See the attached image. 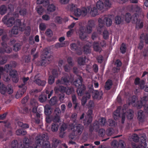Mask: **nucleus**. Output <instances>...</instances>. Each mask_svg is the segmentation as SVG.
<instances>
[{
	"label": "nucleus",
	"instance_id": "nucleus-30",
	"mask_svg": "<svg viewBox=\"0 0 148 148\" xmlns=\"http://www.w3.org/2000/svg\"><path fill=\"white\" fill-rule=\"evenodd\" d=\"M137 118L138 120L141 122H143L144 121V115L143 111L140 110L138 112Z\"/></svg>",
	"mask_w": 148,
	"mask_h": 148
},
{
	"label": "nucleus",
	"instance_id": "nucleus-41",
	"mask_svg": "<svg viewBox=\"0 0 148 148\" xmlns=\"http://www.w3.org/2000/svg\"><path fill=\"white\" fill-rule=\"evenodd\" d=\"M126 106V105H124L122 108V110L123 112L121 116V123L122 124H123L124 123L125 121V113L124 112L126 110V108L125 107Z\"/></svg>",
	"mask_w": 148,
	"mask_h": 148
},
{
	"label": "nucleus",
	"instance_id": "nucleus-33",
	"mask_svg": "<svg viewBox=\"0 0 148 148\" xmlns=\"http://www.w3.org/2000/svg\"><path fill=\"white\" fill-rule=\"evenodd\" d=\"M26 131L22 128L18 129L16 131V134L18 136L25 135L26 134Z\"/></svg>",
	"mask_w": 148,
	"mask_h": 148
},
{
	"label": "nucleus",
	"instance_id": "nucleus-23",
	"mask_svg": "<svg viewBox=\"0 0 148 148\" xmlns=\"http://www.w3.org/2000/svg\"><path fill=\"white\" fill-rule=\"evenodd\" d=\"M95 25L94 21L92 20H89L88 22V24L86 27V31L88 33H90L92 30V28Z\"/></svg>",
	"mask_w": 148,
	"mask_h": 148
},
{
	"label": "nucleus",
	"instance_id": "nucleus-42",
	"mask_svg": "<svg viewBox=\"0 0 148 148\" xmlns=\"http://www.w3.org/2000/svg\"><path fill=\"white\" fill-rule=\"evenodd\" d=\"M86 60V58L85 56L84 57H80L77 60V62L78 64L80 65H84L85 62Z\"/></svg>",
	"mask_w": 148,
	"mask_h": 148
},
{
	"label": "nucleus",
	"instance_id": "nucleus-40",
	"mask_svg": "<svg viewBox=\"0 0 148 148\" xmlns=\"http://www.w3.org/2000/svg\"><path fill=\"white\" fill-rule=\"evenodd\" d=\"M7 11V7L5 5H1L0 7V14L3 15Z\"/></svg>",
	"mask_w": 148,
	"mask_h": 148
},
{
	"label": "nucleus",
	"instance_id": "nucleus-47",
	"mask_svg": "<svg viewBox=\"0 0 148 148\" xmlns=\"http://www.w3.org/2000/svg\"><path fill=\"white\" fill-rule=\"evenodd\" d=\"M18 27L14 26L11 29V32L12 34L16 35L18 34Z\"/></svg>",
	"mask_w": 148,
	"mask_h": 148
},
{
	"label": "nucleus",
	"instance_id": "nucleus-29",
	"mask_svg": "<svg viewBox=\"0 0 148 148\" xmlns=\"http://www.w3.org/2000/svg\"><path fill=\"white\" fill-rule=\"evenodd\" d=\"M8 58L6 55L0 56V65H3L6 63L8 60Z\"/></svg>",
	"mask_w": 148,
	"mask_h": 148
},
{
	"label": "nucleus",
	"instance_id": "nucleus-1",
	"mask_svg": "<svg viewBox=\"0 0 148 148\" xmlns=\"http://www.w3.org/2000/svg\"><path fill=\"white\" fill-rule=\"evenodd\" d=\"M35 143L29 148H37L38 146H40L42 148H49V142L48 140L47 134L39 135L36 137Z\"/></svg>",
	"mask_w": 148,
	"mask_h": 148
},
{
	"label": "nucleus",
	"instance_id": "nucleus-14",
	"mask_svg": "<svg viewBox=\"0 0 148 148\" xmlns=\"http://www.w3.org/2000/svg\"><path fill=\"white\" fill-rule=\"evenodd\" d=\"M34 82L38 85L43 87L45 86L46 83V81L45 80L40 79V75L39 74H37L35 76Z\"/></svg>",
	"mask_w": 148,
	"mask_h": 148
},
{
	"label": "nucleus",
	"instance_id": "nucleus-54",
	"mask_svg": "<svg viewBox=\"0 0 148 148\" xmlns=\"http://www.w3.org/2000/svg\"><path fill=\"white\" fill-rule=\"evenodd\" d=\"M99 123L101 126H103L106 122V119L103 117L101 118L99 120Z\"/></svg>",
	"mask_w": 148,
	"mask_h": 148
},
{
	"label": "nucleus",
	"instance_id": "nucleus-12",
	"mask_svg": "<svg viewBox=\"0 0 148 148\" xmlns=\"http://www.w3.org/2000/svg\"><path fill=\"white\" fill-rule=\"evenodd\" d=\"M0 92L2 94L4 95L6 92L10 94L12 93L13 90L11 86L8 88L3 84L0 82Z\"/></svg>",
	"mask_w": 148,
	"mask_h": 148
},
{
	"label": "nucleus",
	"instance_id": "nucleus-6",
	"mask_svg": "<svg viewBox=\"0 0 148 148\" xmlns=\"http://www.w3.org/2000/svg\"><path fill=\"white\" fill-rule=\"evenodd\" d=\"M18 13L15 12L8 19L6 15L2 19V21L8 27H10L14 24L15 19L18 18Z\"/></svg>",
	"mask_w": 148,
	"mask_h": 148
},
{
	"label": "nucleus",
	"instance_id": "nucleus-3",
	"mask_svg": "<svg viewBox=\"0 0 148 148\" xmlns=\"http://www.w3.org/2000/svg\"><path fill=\"white\" fill-rule=\"evenodd\" d=\"M83 79L82 77L79 76L78 78L75 80L73 82V84L77 88L76 91L79 96H82L84 95L86 89L85 86L82 84Z\"/></svg>",
	"mask_w": 148,
	"mask_h": 148
},
{
	"label": "nucleus",
	"instance_id": "nucleus-35",
	"mask_svg": "<svg viewBox=\"0 0 148 148\" xmlns=\"http://www.w3.org/2000/svg\"><path fill=\"white\" fill-rule=\"evenodd\" d=\"M59 125V124H57V123H53L51 125V130L53 132H57L58 130Z\"/></svg>",
	"mask_w": 148,
	"mask_h": 148
},
{
	"label": "nucleus",
	"instance_id": "nucleus-49",
	"mask_svg": "<svg viewBox=\"0 0 148 148\" xmlns=\"http://www.w3.org/2000/svg\"><path fill=\"white\" fill-rule=\"evenodd\" d=\"M66 41H65L64 42H63V43H56L55 45V47L56 48L58 49L59 48L65 47L66 46Z\"/></svg>",
	"mask_w": 148,
	"mask_h": 148
},
{
	"label": "nucleus",
	"instance_id": "nucleus-38",
	"mask_svg": "<svg viewBox=\"0 0 148 148\" xmlns=\"http://www.w3.org/2000/svg\"><path fill=\"white\" fill-rule=\"evenodd\" d=\"M47 6V10L48 11L53 12L56 10V6L52 4H49V3Z\"/></svg>",
	"mask_w": 148,
	"mask_h": 148
},
{
	"label": "nucleus",
	"instance_id": "nucleus-15",
	"mask_svg": "<svg viewBox=\"0 0 148 148\" xmlns=\"http://www.w3.org/2000/svg\"><path fill=\"white\" fill-rule=\"evenodd\" d=\"M92 96L94 99H100L102 98L103 93L102 91L95 90L92 89Z\"/></svg>",
	"mask_w": 148,
	"mask_h": 148
},
{
	"label": "nucleus",
	"instance_id": "nucleus-8",
	"mask_svg": "<svg viewBox=\"0 0 148 148\" xmlns=\"http://www.w3.org/2000/svg\"><path fill=\"white\" fill-rule=\"evenodd\" d=\"M111 3L109 0H99L96 3V7L98 9L101 10L106 9L111 6Z\"/></svg>",
	"mask_w": 148,
	"mask_h": 148
},
{
	"label": "nucleus",
	"instance_id": "nucleus-22",
	"mask_svg": "<svg viewBox=\"0 0 148 148\" xmlns=\"http://www.w3.org/2000/svg\"><path fill=\"white\" fill-rule=\"evenodd\" d=\"M121 109V106H118L116 110L113 113V117L114 120H116L120 117V111Z\"/></svg>",
	"mask_w": 148,
	"mask_h": 148
},
{
	"label": "nucleus",
	"instance_id": "nucleus-44",
	"mask_svg": "<svg viewBox=\"0 0 148 148\" xmlns=\"http://www.w3.org/2000/svg\"><path fill=\"white\" fill-rule=\"evenodd\" d=\"M123 21V18L120 16L117 15L115 18V23L116 24H120Z\"/></svg>",
	"mask_w": 148,
	"mask_h": 148
},
{
	"label": "nucleus",
	"instance_id": "nucleus-4",
	"mask_svg": "<svg viewBox=\"0 0 148 148\" xmlns=\"http://www.w3.org/2000/svg\"><path fill=\"white\" fill-rule=\"evenodd\" d=\"M146 97H143L140 101H137V99L135 96H133L132 99V103H135V106L138 109L144 107V111L145 113H148V104H146Z\"/></svg>",
	"mask_w": 148,
	"mask_h": 148
},
{
	"label": "nucleus",
	"instance_id": "nucleus-5",
	"mask_svg": "<svg viewBox=\"0 0 148 148\" xmlns=\"http://www.w3.org/2000/svg\"><path fill=\"white\" fill-rule=\"evenodd\" d=\"M70 10L71 12H73L75 15L77 17L80 16H85L87 14V10L85 8L82 9L77 8V5L72 4L71 5Z\"/></svg>",
	"mask_w": 148,
	"mask_h": 148
},
{
	"label": "nucleus",
	"instance_id": "nucleus-45",
	"mask_svg": "<svg viewBox=\"0 0 148 148\" xmlns=\"http://www.w3.org/2000/svg\"><path fill=\"white\" fill-rule=\"evenodd\" d=\"M126 49L127 47L126 44L124 43H123L121 45L120 48L121 52L122 54H124L126 52Z\"/></svg>",
	"mask_w": 148,
	"mask_h": 148
},
{
	"label": "nucleus",
	"instance_id": "nucleus-7",
	"mask_svg": "<svg viewBox=\"0 0 148 148\" xmlns=\"http://www.w3.org/2000/svg\"><path fill=\"white\" fill-rule=\"evenodd\" d=\"M84 129V126L82 124H78L75 125L72 132L69 136V138L73 139L74 138V136L80 135L82 134Z\"/></svg>",
	"mask_w": 148,
	"mask_h": 148
},
{
	"label": "nucleus",
	"instance_id": "nucleus-17",
	"mask_svg": "<svg viewBox=\"0 0 148 148\" xmlns=\"http://www.w3.org/2000/svg\"><path fill=\"white\" fill-rule=\"evenodd\" d=\"M9 75L12 78V80L14 82L17 83L18 81V76L17 75V71L15 70H12L9 71Z\"/></svg>",
	"mask_w": 148,
	"mask_h": 148
},
{
	"label": "nucleus",
	"instance_id": "nucleus-46",
	"mask_svg": "<svg viewBox=\"0 0 148 148\" xmlns=\"http://www.w3.org/2000/svg\"><path fill=\"white\" fill-rule=\"evenodd\" d=\"M98 10L95 7L92 8L90 12L91 15L93 16H95L97 15Z\"/></svg>",
	"mask_w": 148,
	"mask_h": 148
},
{
	"label": "nucleus",
	"instance_id": "nucleus-62",
	"mask_svg": "<svg viewBox=\"0 0 148 148\" xmlns=\"http://www.w3.org/2000/svg\"><path fill=\"white\" fill-rule=\"evenodd\" d=\"M113 133L114 132L113 129L108 128L106 130V133L108 136H111Z\"/></svg>",
	"mask_w": 148,
	"mask_h": 148
},
{
	"label": "nucleus",
	"instance_id": "nucleus-36",
	"mask_svg": "<svg viewBox=\"0 0 148 148\" xmlns=\"http://www.w3.org/2000/svg\"><path fill=\"white\" fill-rule=\"evenodd\" d=\"M140 38L141 40H144L145 43L146 44H148V34H147L145 35L144 33L142 34L140 36Z\"/></svg>",
	"mask_w": 148,
	"mask_h": 148
},
{
	"label": "nucleus",
	"instance_id": "nucleus-10",
	"mask_svg": "<svg viewBox=\"0 0 148 148\" xmlns=\"http://www.w3.org/2000/svg\"><path fill=\"white\" fill-rule=\"evenodd\" d=\"M98 22L99 27L100 28L103 27L104 24H105L107 26L109 27L112 25V23L111 19L108 16L105 17L103 20L101 18H99Z\"/></svg>",
	"mask_w": 148,
	"mask_h": 148
},
{
	"label": "nucleus",
	"instance_id": "nucleus-61",
	"mask_svg": "<svg viewBox=\"0 0 148 148\" xmlns=\"http://www.w3.org/2000/svg\"><path fill=\"white\" fill-rule=\"evenodd\" d=\"M55 77L52 75H50L49 77L48 83L50 84H52L54 82Z\"/></svg>",
	"mask_w": 148,
	"mask_h": 148
},
{
	"label": "nucleus",
	"instance_id": "nucleus-52",
	"mask_svg": "<svg viewBox=\"0 0 148 148\" xmlns=\"http://www.w3.org/2000/svg\"><path fill=\"white\" fill-rule=\"evenodd\" d=\"M79 37L82 40L85 39L87 37L86 34L82 31L80 30L79 32Z\"/></svg>",
	"mask_w": 148,
	"mask_h": 148
},
{
	"label": "nucleus",
	"instance_id": "nucleus-28",
	"mask_svg": "<svg viewBox=\"0 0 148 148\" xmlns=\"http://www.w3.org/2000/svg\"><path fill=\"white\" fill-rule=\"evenodd\" d=\"M125 113L128 119L131 120L132 119L134 116V112L132 110L130 109L126 111Z\"/></svg>",
	"mask_w": 148,
	"mask_h": 148
},
{
	"label": "nucleus",
	"instance_id": "nucleus-26",
	"mask_svg": "<svg viewBox=\"0 0 148 148\" xmlns=\"http://www.w3.org/2000/svg\"><path fill=\"white\" fill-rule=\"evenodd\" d=\"M112 84L113 83L112 80L110 79H108L105 84L104 86L105 89L107 90H110L112 88Z\"/></svg>",
	"mask_w": 148,
	"mask_h": 148
},
{
	"label": "nucleus",
	"instance_id": "nucleus-27",
	"mask_svg": "<svg viewBox=\"0 0 148 148\" xmlns=\"http://www.w3.org/2000/svg\"><path fill=\"white\" fill-rule=\"evenodd\" d=\"M17 65V63L15 61H12L10 62L9 64H7L5 65V67H7L9 71L11 70L12 68H15Z\"/></svg>",
	"mask_w": 148,
	"mask_h": 148
},
{
	"label": "nucleus",
	"instance_id": "nucleus-31",
	"mask_svg": "<svg viewBox=\"0 0 148 148\" xmlns=\"http://www.w3.org/2000/svg\"><path fill=\"white\" fill-rule=\"evenodd\" d=\"M49 3V0H37L36 1L37 4H43V6L45 7L48 5Z\"/></svg>",
	"mask_w": 148,
	"mask_h": 148
},
{
	"label": "nucleus",
	"instance_id": "nucleus-59",
	"mask_svg": "<svg viewBox=\"0 0 148 148\" xmlns=\"http://www.w3.org/2000/svg\"><path fill=\"white\" fill-rule=\"evenodd\" d=\"M140 140L142 145H144L145 146H147V144L146 143V138L145 137L141 136L140 138Z\"/></svg>",
	"mask_w": 148,
	"mask_h": 148
},
{
	"label": "nucleus",
	"instance_id": "nucleus-19",
	"mask_svg": "<svg viewBox=\"0 0 148 148\" xmlns=\"http://www.w3.org/2000/svg\"><path fill=\"white\" fill-rule=\"evenodd\" d=\"M92 46L94 50L96 52H101L102 48L99 44V41H94L93 43Z\"/></svg>",
	"mask_w": 148,
	"mask_h": 148
},
{
	"label": "nucleus",
	"instance_id": "nucleus-9",
	"mask_svg": "<svg viewBox=\"0 0 148 148\" xmlns=\"http://www.w3.org/2000/svg\"><path fill=\"white\" fill-rule=\"evenodd\" d=\"M23 145L22 147H18V143L17 140H13L12 143V148H29L30 141L27 138H25L23 140Z\"/></svg>",
	"mask_w": 148,
	"mask_h": 148
},
{
	"label": "nucleus",
	"instance_id": "nucleus-57",
	"mask_svg": "<svg viewBox=\"0 0 148 148\" xmlns=\"http://www.w3.org/2000/svg\"><path fill=\"white\" fill-rule=\"evenodd\" d=\"M103 38L106 40L109 37V33L108 31L106 30H104L103 32Z\"/></svg>",
	"mask_w": 148,
	"mask_h": 148
},
{
	"label": "nucleus",
	"instance_id": "nucleus-43",
	"mask_svg": "<svg viewBox=\"0 0 148 148\" xmlns=\"http://www.w3.org/2000/svg\"><path fill=\"white\" fill-rule=\"evenodd\" d=\"M57 103V97L54 96L51 98L49 101V103L51 106H53Z\"/></svg>",
	"mask_w": 148,
	"mask_h": 148
},
{
	"label": "nucleus",
	"instance_id": "nucleus-56",
	"mask_svg": "<svg viewBox=\"0 0 148 148\" xmlns=\"http://www.w3.org/2000/svg\"><path fill=\"white\" fill-rule=\"evenodd\" d=\"M74 91V89L73 88L68 87L67 89L66 88L65 92L66 94L69 95L72 94Z\"/></svg>",
	"mask_w": 148,
	"mask_h": 148
},
{
	"label": "nucleus",
	"instance_id": "nucleus-55",
	"mask_svg": "<svg viewBox=\"0 0 148 148\" xmlns=\"http://www.w3.org/2000/svg\"><path fill=\"white\" fill-rule=\"evenodd\" d=\"M53 121L54 122L53 123H57V124L60 125L59 122L60 121V116H54L53 119Z\"/></svg>",
	"mask_w": 148,
	"mask_h": 148
},
{
	"label": "nucleus",
	"instance_id": "nucleus-50",
	"mask_svg": "<svg viewBox=\"0 0 148 148\" xmlns=\"http://www.w3.org/2000/svg\"><path fill=\"white\" fill-rule=\"evenodd\" d=\"M99 124L97 121H95L93 125V127L94 129V130L96 132H97L99 130Z\"/></svg>",
	"mask_w": 148,
	"mask_h": 148
},
{
	"label": "nucleus",
	"instance_id": "nucleus-48",
	"mask_svg": "<svg viewBox=\"0 0 148 148\" xmlns=\"http://www.w3.org/2000/svg\"><path fill=\"white\" fill-rule=\"evenodd\" d=\"M21 45L19 43H15L13 46V49L14 51H17L20 49L21 48Z\"/></svg>",
	"mask_w": 148,
	"mask_h": 148
},
{
	"label": "nucleus",
	"instance_id": "nucleus-60",
	"mask_svg": "<svg viewBox=\"0 0 148 148\" xmlns=\"http://www.w3.org/2000/svg\"><path fill=\"white\" fill-rule=\"evenodd\" d=\"M98 131L99 135V136L103 137L105 135V131L104 129L103 128L99 129Z\"/></svg>",
	"mask_w": 148,
	"mask_h": 148
},
{
	"label": "nucleus",
	"instance_id": "nucleus-16",
	"mask_svg": "<svg viewBox=\"0 0 148 148\" xmlns=\"http://www.w3.org/2000/svg\"><path fill=\"white\" fill-rule=\"evenodd\" d=\"M50 58L49 56H41V60L38 62V65L43 66H45L49 63Z\"/></svg>",
	"mask_w": 148,
	"mask_h": 148
},
{
	"label": "nucleus",
	"instance_id": "nucleus-13",
	"mask_svg": "<svg viewBox=\"0 0 148 148\" xmlns=\"http://www.w3.org/2000/svg\"><path fill=\"white\" fill-rule=\"evenodd\" d=\"M71 49L73 51L76 52V53L78 55H81L82 53V48L79 46L78 44L72 43L70 45Z\"/></svg>",
	"mask_w": 148,
	"mask_h": 148
},
{
	"label": "nucleus",
	"instance_id": "nucleus-58",
	"mask_svg": "<svg viewBox=\"0 0 148 148\" xmlns=\"http://www.w3.org/2000/svg\"><path fill=\"white\" fill-rule=\"evenodd\" d=\"M46 35L49 37H51L53 35L52 31L50 29H47L45 32Z\"/></svg>",
	"mask_w": 148,
	"mask_h": 148
},
{
	"label": "nucleus",
	"instance_id": "nucleus-2",
	"mask_svg": "<svg viewBox=\"0 0 148 148\" xmlns=\"http://www.w3.org/2000/svg\"><path fill=\"white\" fill-rule=\"evenodd\" d=\"M123 19L127 23H129L131 20L133 21V23H136V25L140 29L142 28L143 26V23L140 19H138L137 15L135 14L132 16L129 13H127L123 16Z\"/></svg>",
	"mask_w": 148,
	"mask_h": 148
},
{
	"label": "nucleus",
	"instance_id": "nucleus-64",
	"mask_svg": "<svg viewBox=\"0 0 148 148\" xmlns=\"http://www.w3.org/2000/svg\"><path fill=\"white\" fill-rule=\"evenodd\" d=\"M37 8V11L38 14L40 15H41L44 12V10L42 6H38Z\"/></svg>",
	"mask_w": 148,
	"mask_h": 148
},
{
	"label": "nucleus",
	"instance_id": "nucleus-39",
	"mask_svg": "<svg viewBox=\"0 0 148 148\" xmlns=\"http://www.w3.org/2000/svg\"><path fill=\"white\" fill-rule=\"evenodd\" d=\"M72 99L73 104L75 105L74 106V108L75 109H76L77 106V97L75 95H72Z\"/></svg>",
	"mask_w": 148,
	"mask_h": 148
},
{
	"label": "nucleus",
	"instance_id": "nucleus-63",
	"mask_svg": "<svg viewBox=\"0 0 148 148\" xmlns=\"http://www.w3.org/2000/svg\"><path fill=\"white\" fill-rule=\"evenodd\" d=\"M19 13L20 15L24 16L26 15L27 12L26 9H23L20 10L19 11Z\"/></svg>",
	"mask_w": 148,
	"mask_h": 148
},
{
	"label": "nucleus",
	"instance_id": "nucleus-11",
	"mask_svg": "<svg viewBox=\"0 0 148 148\" xmlns=\"http://www.w3.org/2000/svg\"><path fill=\"white\" fill-rule=\"evenodd\" d=\"M1 47L0 48V52L1 53H10L12 51V48L8 45L6 43L2 42L1 43Z\"/></svg>",
	"mask_w": 148,
	"mask_h": 148
},
{
	"label": "nucleus",
	"instance_id": "nucleus-18",
	"mask_svg": "<svg viewBox=\"0 0 148 148\" xmlns=\"http://www.w3.org/2000/svg\"><path fill=\"white\" fill-rule=\"evenodd\" d=\"M73 79L72 77H70L68 75H66L62 77L61 79V81L64 85H68L69 84L71 81Z\"/></svg>",
	"mask_w": 148,
	"mask_h": 148
},
{
	"label": "nucleus",
	"instance_id": "nucleus-37",
	"mask_svg": "<svg viewBox=\"0 0 148 148\" xmlns=\"http://www.w3.org/2000/svg\"><path fill=\"white\" fill-rule=\"evenodd\" d=\"M29 79V77H24L23 78V83L21 84L18 85V86L19 88H24V87H27L25 86L26 84L27 83V82Z\"/></svg>",
	"mask_w": 148,
	"mask_h": 148
},
{
	"label": "nucleus",
	"instance_id": "nucleus-20",
	"mask_svg": "<svg viewBox=\"0 0 148 148\" xmlns=\"http://www.w3.org/2000/svg\"><path fill=\"white\" fill-rule=\"evenodd\" d=\"M61 143V141L58 139L53 138L52 140V146H50L49 143V148H56Z\"/></svg>",
	"mask_w": 148,
	"mask_h": 148
},
{
	"label": "nucleus",
	"instance_id": "nucleus-21",
	"mask_svg": "<svg viewBox=\"0 0 148 148\" xmlns=\"http://www.w3.org/2000/svg\"><path fill=\"white\" fill-rule=\"evenodd\" d=\"M19 90L17 92L15 95V97L16 99H18L21 97L26 92L27 90V87H24V88H19Z\"/></svg>",
	"mask_w": 148,
	"mask_h": 148
},
{
	"label": "nucleus",
	"instance_id": "nucleus-25",
	"mask_svg": "<svg viewBox=\"0 0 148 148\" xmlns=\"http://www.w3.org/2000/svg\"><path fill=\"white\" fill-rule=\"evenodd\" d=\"M91 97L90 94L87 92L86 93V95L84 96L81 100V103L82 105L84 106L87 100L90 99Z\"/></svg>",
	"mask_w": 148,
	"mask_h": 148
},
{
	"label": "nucleus",
	"instance_id": "nucleus-34",
	"mask_svg": "<svg viewBox=\"0 0 148 148\" xmlns=\"http://www.w3.org/2000/svg\"><path fill=\"white\" fill-rule=\"evenodd\" d=\"M47 95L44 94H42L39 97V101L43 103L47 99Z\"/></svg>",
	"mask_w": 148,
	"mask_h": 148
},
{
	"label": "nucleus",
	"instance_id": "nucleus-32",
	"mask_svg": "<svg viewBox=\"0 0 148 148\" xmlns=\"http://www.w3.org/2000/svg\"><path fill=\"white\" fill-rule=\"evenodd\" d=\"M44 112L46 115H50L51 112V107L49 105H46L45 107Z\"/></svg>",
	"mask_w": 148,
	"mask_h": 148
},
{
	"label": "nucleus",
	"instance_id": "nucleus-53",
	"mask_svg": "<svg viewBox=\"0 0 148 148\" xmlns=\"http://www.w3.org/2000/svg\"><path fill=\"white\" fill-rule=\"evenodd\" d=\"M47 25L46 24L42 23H40L39 25V28L42 31H44L46 29Z\"/></svg>",
	"mask_w": 148,
	"mask_h": 148
},
{
	"label": "nucleus",
	"instance_id": "nucleus-51",
	"mask_svg": "<svg viewBox=\"0 0 148 148\" xmlns=\"http://www.w3.org/2000/svg\"><path fill=\"white\" fill-rule=\"evenodd\" d=\"M67 128V126L66 124H63L61 126L60 128V136L61 137H63V135L61 136V133L62 132H63L64 131H65Z\"/></svg>",
	"mask_w": 148,
	"mask_h": 148
},
{
	"label": "nucleus",
	"instance_id": "nucleus-24",
	"mask_svg": "<svg viewBox=\"0 0 148 148\" xmlns=\"http://www.w3.org/2000/svg\"><path fill=\"white\" fill-rule=\"evenodd\" d=\"M30 104L33 107L32 111L34 113H36L37 112V106L38 103L34 99H32L31 100Z\"/></svg>",
	"mask_w": 148,
	"mask_h": 148
}]
</instances>
